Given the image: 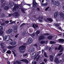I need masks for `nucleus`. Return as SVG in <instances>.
<instances>
[{"label": "nucleus", "mask_w": 64, "mask_h": 64, "mask_svg": "<svg viewBox=\"0 0 64 64\" xmlns=\"http://www.w3.org/2000/svg\"><path fill=\"white\" fill-rule=\"evenodd\" d=\"M22 2L21 3V4L19 5V6H18V5L17 4H14V8L12 10L14 11H15V10H19L20 9L21 11L23 13H25L26 12L25 11V10H26V9L25 8L23 9L21 7V6H22Z\"/></svg>", "instance_id": "nucleus-1"}, {"label": "nucleus", "mask_w": 64, "mask_h": 64, "mask_svg": "<svg viewBox=\"0 0 64 64\" xmlns=\"http://www.w3.org/2000/svg\"><path fill=\"white\" fill-rule=\"evenodd\" d=\"M26 48V46H22L19 48L20 50V53H23L25 52V50Z\"/></svg>", "instance_id": "nucleus-2"}, {"label": "nucleus", "mask_w": 64, "mask_h": 64, "mask_svg": "<svg viewBox=\"0 0 64 64\" xmlns=\"http://www.w3.org/2000/svg\"><path fill=\"white\" fill-rule=\"evenodd\" d=\"M55 49L56 50H61L59 52H62L63 51V47H62V45H60L59 46V47L58 48H56Z\"/></svg>", "instance_id": "nucleus-3"}, {"label": "nucleus", "mask_w": 64, "mask_h": 64, "mask_svg": "<svg viewBox=\"0 0 64 64\" xmlns=\"http://www.w3.org/2000/svg\"><path fill=\"white\" fill-rule=\"evenodd\" d=\"M10 39V36L9 35H7L4 38V40L6 41H8Z\"/></svg>", "instance_id": "nucleus-4"}, {"label": "nucleus", "mask_w": 64, "mask_h": 64, "mask_svg": "<svg viewBox=\"0 0 64 64\" xmlns=\"http://www.w3.org/2000/svg\"><path fill=\"white\" fill-rule=\"evenodd\" d=\"M13 15L14 17H18V16H19L20 15L18 13V12H16L13 13Z\"/></svg>", "instance_id": "nucleus-5"}, {"label": "nucleus", "mask_w": 64, "mask_h": 64, "mask_svg": "<svg viewBox=\"0 0 64 64\" xmlns=\"http://www.w3.org/2000/svg\"><path fill=\"white\" fill-rule=\"evenodd\" d=\"M54 62H56V63H61V62H62V60H59V59H58V58H56L54 60Z\"/></svg>", "instance_id": "nucleus-6"}, {"label": "nucleus", "mask_w": 64, "mask_h": 64, "mask_svg": "<svg viewBox=\"0 0 64 64\" xmlns=\"http://www.w3.org/2000/svg\"><path fill=\"white\" fill-rule=\"evenodd\" d=\"M45 38L44 36H40L38 37V40L39 41H40L41 40H44L45 39Z\"/></svg>", "instance_id": "nucleus-7"}, {"label": "nucleus", "mask_w": 64, "mask_h": 64, "mask_svg": "<svg viewBox=\"0 0 64 64\" xmlns=\"http://www.w3.org/2000/svg\"><path fill=\"white\" fill-rule=\"evenodd\" d=\"M33 6L34 7V8H36V5H37V3L36 2L35 0H33Z\"/></svg>", "instance_id": "nucleus-8"}, {"label": "nucleus", "mask_w": 64, "mask_h": 64, "mask_svg": "<svg viewBox=\"0 0 64 64\" xmlns=\"http://www.w3.org/2000/svg\"><path fill=\"white\" fill-rule=\"evenodd\" d=\"M14 4V3L13 2H10L9 3V4L8 5V6L10 8H11V7H13V5Z\"/></svg>", "instance_id": "nucleus-9"}, {"label": "nucleus", "mask_w": 64, "mask_h": 64, "mask_svg": "<svg viewBox=\"0 0 64 64\" xmlns=\"http://www.w3.org/2000/svg\"><path fill=\"white\" fill-rule=\"evenodd\" d=\"M52 1L54 2V4L56 6H58L59 4H60V3L59 2H58V1H55L54 2H53V0H52Z\"/></svg>", "instance_id": "nucleus-10"}, {"label": "nucleus", "mask_w": 64, "mask_h": 64, "mask_svg": "<svg viewBox=\"0 0 64 64\" xmlns=\"http://www.w3.org/2000/svg\"><path fill=\"white\" fill-rule=\"evenodd\" d=\"M12 31H13V30L11 29H9L6 32V33L7 34H9L12 33Z\"/></svg>", "instance_id": "nucleus-11"}, {"label": "nucleus", "mask_w": 64, "mask_h": 64, "mask_svg": "<svg viewBox=\"0 0 64 64\" xmlns=\"http://www.w3.org/2000/svg\"><path fill=\"white\" fill-rule=\"evenodd\" d=\"M32 40L31 38H29L28 39V44H31L32 42Z\"/></svg>", "instance_id": "nucleus-12"}, {"label": "nucleus", "mask_w": 64, "mask_h": 64, "mask_svg": "<svg viewBox=\"0 0 64 64\" xmlns=\"http://www.w3.org/2000/svg\"><path fill=\"white\" fill-rule=\"evenodd\" d=\"M16 43V42H12L10 43V44L12 46H14V45H15Z\"/></svg>", "instance_id": "nucleus-13"}, {"label": "nucleus", "mask_w": 64, "mask_h": 64, "mask_svg": "<svg viewBox=\"0 0 64 64\" xmlns=\"http://www.w3.org/2000/svg\"><path fill=\"white\" fill-rule=\"evenodd\" d=\"M20 61H23L25 63H26V64H27V63H28L29 62L28 60L25 59H22L20 60Z\"/></svg>", "instance_id": "nucleus-14"}, {"label": "nucleus", "mask_w": 64, "mask_h": 64, "mask_svg": "<svg viewBox=\"0 0 64 64\" xmlns=\"http://www.w3.org/2000/svg\"><path fill=\"white\" fill-rule=\"evenodd\" d=\"M34 55V56H32V58H36V53L35 52L33 53L32 54V55Z\"/></svg>", "instance_id": "nucleus-15"}, {"label": "nucleus", "mask_w": 64, "mask_h": 64, "mask_svg": "<svg viewBox=\"0 0 64 64\" xmlns=\"http://www.w3.org/2000/svg\"><path fill=\"white\" fill-rule=\"evenodd\" d=\"M0 45L1 46V49H4L5 48V44L4 43H2L0 44Z\"/></svg>", "instance_id": "nucleus-16"}, {"label": "nucleus", "mask_w": 64, "mask_h": 64, "mask_svg": "<svg viewBox=\"0 0 64 64\" xmlns=\"http://www.w3.org/2000/svg\"><path fill=\"white\" fill-rule=\"evenodd\" d=\"M50 61H53V58H54L53 56L52 55H50Z\"/></svg>", "instance_id": "nucleus-17"}, {"label": "nucleus", "mask_w": 64, "mask_h": 64, "mask_svg": "<svg viewBox=\"0 0 64 64\" xmlns=\"http://www.w3.org/2000/svg\"><path fill=\"white\" fill-rule=\"evenodd\" d=\"M34 48H30V49L28 51L30 52H33L34 51Z\"/></svg>", "instance_id": "nucleus-18"}, {"label": "nucleus", "mask_w": 64, "mask_h": 64, "mask_svg": "<svg viewBox=\"0 0 64 64\" xmlns=\"http://www.w3.org/2000/svg\"><path fill=\"white\" fill-rule=\"evenodd\" d=\"M60 16H61L62 18H64V14L62 12L60 13Z\"/></svg>", "instance_id": "nucleus-19"}, {"label": "nucleus", "mask_w": 64, "mask_h": 64, "mask_svg": "<svg viewBox=\"0 0 64 64\" xmlns=\"http://www.w3.org/2000/svg\"><path fill=\"white\" fill-rule=\"evenodd\" d=\"M58 12H56L54 14V17L55 18H56L57 17V16H58Z\"/></svg>", "instance_id": "nucleus-20"}, {"label": "nucleus", "mask_w": 64, "mask_h": 64, "mask_svg": "<svg viewBox=\"0 0 64 64\" xmlns=\"http://www.w3.org/2000/svg\"><path fill=\"white\" fill-rule=\"evenodd\" d=\"M32 27L34 28L35 29V28H36H36H38V26L35 24H32Z\"/></svg>", "instance_id": "nucleus-21"}, {"label": "nucleus", "mask_w": 64, "mask_h": 64, "mask_svg": "<svg viewBox=\"0 0 64 64\" xmlns=\"http://www.w3.org/2000/svg\"><path fill=\"white\" fill-rule=\"evenodd\" d=\"M58 41L60 42H64V39H60L58 40Z\"/></svg>", "instance_id": "nucleus-22"}, {"label": "nucleus", "mask_w": 64, "mask_h": 64, "mask_svg": "<svg viewBox=\"0 0 64 64\" xmlns=\"http://www.w3.org/2000/svg\"><path fill=\"white\" fill-rule=\"evenodd\" d=\"M46 42L45 41L43 40H42L40 42V44H43L45 43Z\"/></svg>", "instance_id": "nucleus-23"}, {"label": "nucleus", "mask_w": 64, "mask_h": 64, "mask_svg": "<svg viewBox=\"0 0 64 64\" xmlns=\"http://www.w3.org/2000/svg\"><path fill=\"white\" fill-rule=\"evenodd\" d=\"M13 28L14 30H17L18 28V26H13Z\"/></svg>", "instance_id": "nucleus-24"}, {"label": "nucleus", "mask_w": 64, "mask_h": 64, "mask_svg": "<svg viewBox=\"0 0 64 64\" xmlns=\"http://www.w3.org/2000/svg\"><path fill=\"white\" fill-rule=\"evenodd\" d=\"M53 37H54V36H50L48 37V39H52V38Z\"/></svg>", "instance_id": "nucleus-25"}, {"label": "nucleus", "mask_w": 64, "mask_h": 64, "mask_svg": "<svg viewBox=\"0 0 64 64\" xmlns=\"http://www.w3.org/2000/svg\"><path fill=\"white\" fill-rule=\"evenodd\" d=\"M4 10H8L9 9V7L7 6H5L4 7Z\"/></svg>", "instance_id": "nucleus-26"}, {"label": "nucleus", "mask_w": 64, "mask_h": 64, "mask_svg": "<svg viewBox=\"0 0 64 64\" xmlns=\"http://www.w3.org/2000/svg\"><path fill=\"white\" fill-rule=\"evenodd\" d=\"M47 20L48 21H50V22H52V21H53V20H52V19L51 18H47Z\"/></svg>", "instance_id": "nucleus-27"}, {"label": "nucleus", "mask_w": 64, "mask_h": 64, "mask_svg": "<svg viewBox=\"0 0 64 64\" xmlns=\"http://www.w3.org/2000/svg\"><path fill=\"white\" fill-rule=\"evenodd\" d=\"M40 30H37L36 33V34H37V35L38 34H39V33H40Z\"/></svg>", "instance_id": "nucleus-28"}, {"label": "nucleus", "mask_w": 64, "mask_h": 64, "mask_svg": "<svg viewBox=\"0 0 64 64\" xmlns=\"http://www.w3.org/2000/svg\"><path fill=\"white\" fill-rule=\"evenodd\" d=\"M0 16L2 18H3V17H4L5 16V15L4 14H2Z\"/></svg>", "instance_id": "nucleus-29"}, {"label": "nucleus", "mask_w": 64, "mask_h": 64, "mask_svg": "<svg viewBox=\"0 0 64 64\" xmlns=\"http://www.w3.org/2000/svg\"><path fill=\"white\" fill-rule=\"evenodd\" d=\"M42 6H46L47 5V3L46 4H42Z\"/></svg>", "instance_id": "nucleus-30"}, {"label": "nucleus", "mask_w": 64, "mask_h": 64, "mask_svg": "<svg viewBox=\"0 0 64 64\" xmlns=\"http://www.w3.org/2000/svg\"><path fill=\"white\" fill-rule=\"evenodd\" d=\"M54 25L55 26H56V27H58V26H59V24L57 23L54 24Z\"/></svg>", "instance_id": "nucleus-31"}, {"label": "nucleus", "mask_w": 64, "mask_h": 64, "mask_svg": "<svg viewBox=\"0 0 64 64\" xmlns=\"http://www.w3.org/2000/svg\"><path fill=\"white\" fill-rule=\"evenodd\" d=\"M50 43L51 44H55L56 43V42H54L53 41H51L50 42Z\"/></svg>", "instance_id": "nucleus-32"}, {"label": "nucleus", "mask_w": 64, "mask_h": 64, "mask_svg": "<svg viewBox=\"0 0 64 64\" xmlns=\"http://www.w3.org/2000/svg\"><path fill=\"white\" fill-rule=\"evenodd\" d=\"M32 64H36V62L35 61V60H34L32 61Z\"/></svg>", "instance_id": "nucleus-33"}, {"label": "nucleus", "mask_w": 64, "mask_h": 64, "mask_svg": "<svg viewBox=\"0 0 64 64\" xmlns=\"http://www.w3.org/2000/svg\"><path fill=\"white\" fill-rule=\"evenodd\" d=\"M7 53L8 54H11V51L10 50H8L7 52Z\"/></svg>", "instance_id": "nucleus-34"}, {"label": "nucleus", "mask_w": 64, "mask_h": 64, "mask_svg": "<svg viewBox=\"0 0 64 64\" xmlns=\"http://www.w3.org/2000/svg\"><path fill=\"white\" fill-rule=\"evenodd\" d=\"M3 28L2 26H0V31L3 30Z\"/></svg>", "instance_id": "nucleus-35"}, {"label": "nucleus", "mask_w": 64, "mask_h": 64, "mask_svg": "<svg viewBox=\"0 0 64 64\" xmlns=\"http://www.w3.org/2000/svg\"><path fill=\"white\" fill-rule=\"evenodd\" d=\"M49 7H48V8H46V9H45V11H50V10H49Z\"/></svg>", "instance_id": "nucleus-36"}, {"label": "nucleus", "mask_w": 64, "mask_h": 64, "mask_svg": "<svg viewBox=\"0 0 64 64\" xmlns=\"http://www.w3.org/2000/svg\"><path fill=\"white\" fill-rule=\"evenodd\" d=\"M16 63L17 64H21V62H19L18 61H16Z\"/></svg>", "instance_id": "nucleus-37"}, {"label": "nucleus", "mask_w": 64, "mask_h": 64, "mask_svg": "<svg viewBox=\"0 0 64 64\" xmlns=\"http://www.w3.org/2000/svg\"><path fill=\"white\" fill-rule=\"evenodd\" d=\"M6 51H7V49H4L2 51V53H5V52Z\"/></svg>", "instance_id": "nucleus-38"}, {"label": "nucleus", "mask_w": 64, "mask_h": 64, "mask_svg": "<svg viewBox=\"0 0 64 64\" xmlns=\"http://www.w3.org/2000/svg\"><path fill=\"white\" fill-rule=\"evenodd\" d=\"M9 49H11L12 48V46H9L8 47Z\"/></svg>", "instance_id": "nucleus-39"}, {"label": "nucleus", "mask_w": 64, "mask_h": 64, "mask_svg": "<svg viewBox=\"0 0 64 64\" xmlns=\"http://www.w3.org/2000/svg\"><path fill=\"white\" fill-rule=\"evenodd\" d=\"M43 35H44L46 36H48V35H49V34L48 33H45Z\"/></svg>", "instance_id": "nucleus-40"}, {"label": "nucleus", "mask_w": 64, "mask_h": 64, "mask_svg": "<svg viewBox=\"0 0 64 64\" xmlns=\"http://www.w3.org/2000/svg\"><path fill=\"white\" fill-rule=\"evenodd\" d=\"M4 32L3 31H1L0 32V35H2Z\"/></svg>", "instance_id": "nucleus-41"}, {"label": "nucleus", "mask_w": 64, "mask_h": 64, "mask_svg": "<svg viewBox=\"0 0 64 64\" xmlns=\"http://www.w3.org/2000/svg\"><path fill=\"white\" fill-rule=\"evenodd\" d=\"M44 55L46 57H48L47 56V54H46V53L44 52Z\"/></svg>", "instance_id": "nucleus-42"}, {"label": "nucleus", "mask_w": 64, "mask_h": 64, "mask_svg": "<svg viewBox=\"0 0 64 64\" xmlns=\"http://www.w3.org/2000/svg\"><path fill=\"white\" fill-rule=\"evenodd\" d=\"M24 25H25V24L24 23H23V24H22L20 26V27H22V26H23Z\"/></svg>", "instance_id": "nucleus-43"}, {"label": "nucleus", "mask_w": 64, "mask_h": 64, "mask_svg": "<svg viewBox=\"0 0 64 64\" xmlns=\"http://www.w3.org/2000/svg\"><path fill=\"white\" fill-rule=\"evenodd\" d=\"M62 54H63V52L60 53V54H58V56H61V55H62Z\"/></svg>", "instance_id": "nucleus-44"}, {"label": "nucleus", "mask_w": 64, "mask_h": 64, "mask_svg": "<svg viewBox=\"0 0 64 64\" xmlns=\"http://www.w3.org/2000/svg\"><path fill=\"white\" fill-rule=\"evenodd\" d=\"M47 59L46 58H44V61L45 62H47Z\"/></svg>", "instance_id": "nucleus-45"}, {"label": "nucleus", "mask_w": 64, "mask_h": 64, "mask_svg": "<svg viewBox=\"0 0 64 64\" xmlns=\"http://www.w3.org/2000/svg\"><path fill=\"white\" fill-rule=\"evenodd\" d=\"M25 34V32H23L22 34L21 35L22 36H23V35H24Z\"/></svg>", "instance_id": "nucleus-46"}, {"label": "nucleus", "mask_w": 64, "mask_h": 64, "mask_svg": "<svg viewBox=\"0 0 64 64\" xmlns=\"http://www.w3.org/2000/svg\"><path fill=\"white\" fill-rule=\"evenodd\" d=\"M9 21H6L5 22V23H6V24H8L9 23Z\"/></svg>", "instance_id": "nucleus-47"}, {"label": "nucleus", "mask_w": 64, "mask_h": 64, "mask_svg": "<svg viewBox=\"0 0 64 64\" xmlns=\"http://www.w3.org/2000/svg\"><path fill=\"white\" fill-rule=\"evenodd\" d=\"M27 55V54H26L23 55L24 57H25V56H26Z\"/></svg>", "instance_id": "nucleus-48"}, {"label": "nucleus", "mask_w": 64, "mask_h": 64, "mask_svg": "<svg viewBox=\"0 0 64 64\" xmlns=\"http://www.w3.org/2000/svg\"><path fill=\"white\" fill-rule=\"evenodd\" d=\"M19 35V34H16L15 36V37L16 38H17V37H18V35Z\"/></svg>", "instance_id": "nucleus-49"}, {"label": "nucleus", "mask_w": 64, "mask_h": 64, "mask_svg": "<svg viewBox=\"0 0 64 64\" xmlns=\"http://www.w3.org/2000/svg\"><path fill=\"white\" fill-rule=\"evenodd\" d=\"M5 5V3H4L3 4H2V7H4Z\"/></svg>", "instance_id": "nucleus-50"}, {"label": "nucleus", "mask_w": 64, "mask_h": 64, "mask_svg": "<svg viewBox=\"0 0 64 64\" xmlns=\"http://www.w3.org/2000/svg\"><path fill=\"white\" fill-rule=\"evenodd\" d=\"M14 32H15V33H16L17 32V30H14Z\"/></svg>", "instance_id": "nucleus-51"}, {"label": "nucleus", "mask_w": 64, "mask_h": 64, "mask_svg": "<svg viewBox=\"0 0 64 64\" xmlns=\"http://www.w3.org/2000/svg\"><path fill=\"white\" fill-rule=\"evenodd\" d=\"M4 0H1V3H3V2H4Z\"/></svg>", "instance_id": "nucleus-52"}, {"label": "nucleus", "mask_w": 64, "mask_h": 64, "mask_svg": "<svg viewBox=\"0 0 64 64\" xmlns=\"http://www.w3.org/2000/svg\"><path fill=\"white\" fill-rule=\"evenodd\" d=\"M40 58V56H38V58H37L36 60H38Z\"/></svg>", "instance_id": "nucleus-53"}, {"label": "nucleus", "mask_w": 64, "mask_h": 64, "mask_svg": "<svg viewBox=\"0 0 64 64\" xmlns=\"http://www.w3.org/2000/svg\"><path fill=\"white\" fill-rule=\"evenodd\" d=\"M34 46H35L36 48H37V44H36L34 45Z\"/></svg>", "instance_id": "nucleus-54"}, {"label": "nucleus", "mask_w": 64, "mask_h": 64, "mask_svg": "<svg viewBox=\"0 0 64 64\" xmlns=\"http://www.w3.org/2000/svg\"><path fill=\"white\" fill-rule=\"evenodd\" d=\"M12 16V14H9L8 15V17H11Z\"/></svg>", "instance_id": "nucleus-55"}, {"label": "nucleus", "mask_w": 64, "mask_h": 64, "mask_svg": "<svg viewBox=\"0 0 64 64\" xmlns=\"http://www.w3.org/2000/svg\"><path fill=\"white\" fill-rule=\"evenodd\" d=\"M58 29H60V30H61V31H62V29H61V28L60 27L58 28Z\"/></svg>", "instance_id": "nucleus-56"}, {"label": "nucleus", "mask_w": 64, "mask_h": 64, "mask_svg": "<svg viewBox=\"0 0 64 64\" xmlns=\"http://www.w3.org/2000/svg\"><path fill=\"white\" fill-rule=\"evenodd\" d=\"M5 22H4L1 24V25H5Z\"/></svg>", "instance_id": "nucleus-57"}, {"label": "nucleus", "mask_w": 64, "mask_h": 64, "mask_svg": "<svg viewBox=\"0 0 64 64\" xmlns=\"http://www.w3.org/2000/svg\"><path fill=\"white\" fill-rule=\"evenodd\" d=\"M39 22H42V20H38Z\"/></svg>", "instance_id": "nucleus-58"}, {"label": "nucleus", "mask_w": 64, "mask_h": 64, "mask_svg": "<svg viewBox=\"0 0 64 64\" xmlns=\"http://www.w3.org/2000/svg\"><path fill=\"white\" fill-rule=\"evenodd\" d=\"M2 20L3 22H4L5 21V20L4 19H2Z\"/></svg>", "instance_id": "nucleus-59"}, {"label": "nucleus", "mask_w": 64, "mask_h": 64, "mask_svg": "<svg viewBox=\"0 0 64 64\" xmlns=\"http://www.w3.org/2000/svg\"><path fill=\"white\" fill-rule=\"evenodd\" d=\"M39 19H41L42 20L43 19V17H40L39 18Z\"/></svg>", "instance_id": "nucleus-60"}, {"label": "nucleus", "mask_w": 64, "mask_h": 64, "mask_svg": "<svg viewBox=\"0 0 64 64\" xmlns=\"http://www.w3.org/2000/svg\"><path fill=\"white\" fill-rule=\"evenodd\" d=\"M45 48H46V49H47L48 48V47L47 46H45Z\"/></svg>", "instance_id": "nucleus-61"}, {"label": "nucleus", "mask_w": 64, "mask_h": 64, "mask_svg": "<svg viewBox=\"0 0 64 64\" xmlns=\"http://www.w3.org/2000/svg\"><path fill=\"white\" fill-rule=\"evenodd\" d=\"M7 63L8 64H10V62L9 61L7 62Z\"/></svg>", "instance_id": "nucleus-62"}, {"label": "nucleus", "mask_w": 64, "mask_h": 64, "mask_svg": "<svg viewBox=\"0 0 64 64\" xmlns=\"http://www.w3.org/2000/svg\"><path fill=\"white\" fill-rule=\"evenodd\" d=\"M37 9L38 11H40V8H37Z\"/></svg>", "instance_id": "nucleus-63"}, {"label": "nucleus", "mask_w": 64, "mask_h": 64, "mask_svg": "<svg viewBox=\"0 0 64 64\" xmlns=\"http://www.w3.org/2000/svg\"><path fill=\"white\" fill-rule=\"evenodd\" d=\"M27 5H28V6H31V4H26Z\"/></svg>", "instance_id": "nucleus-64"}]
</instances>
